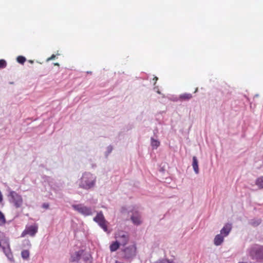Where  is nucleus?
Returning a JSON list of instances; mask_svg holds the SVG:
<instances>
[{
    "instance_id": "nucleus-1",
    "label": "nucleus",
    "mask_w": 263,
    "mask_h": 263,
    "mask_svg": "<svg viewBox=\"0 0 263 263\" xmlns=\"http://www.w3.org/2000/svg\"><path fill=\"white\" fill-rule=\"evenodd\" d=\"M96 178L90 173H84L80 180L79 186L80 187L89 190L94 187Z\"/></svg>"
},
{
    "instance_id": "nucleus-2",
    "label": "nucleus",
    "mask_w": 263,
    "mask_h": 263,
    "mask_svg": "<svg viewBox=\"0 0 263 263\" xmlns=\"http://www.w3.org/2000/svg\"><path fill=\"white\" fill-rule=\"evenodd\" d=\"M249 254L253 260L262 261L263 260V247L255 245L248 250Z\"/></svg>"
},
{
    "instance_id": "nucleus-3",
    "label": "nucleus",
    "mask_w": 263,
    "mask_h": 263,
    "mask_svg": "<svg viewBox=\"0 0 263 263\" xmlns=\"http://www.w3.org/2000/svg\"><path fill=\"white\" fill-rule=\"evenodd\" d=\"M93 220L96 222L103 230L107 233H109L110 231L108 230L107 221L105 220V217L102 212L97 214L96 217L93 218Z\"/></svg>"
},
{
    "instance_id": "nucleus-4",
    "label": "nucleus",
    "mask_w": 263,
    "mask_h": 263,
    "mask_svg": "<svg viewBox=\"0 0 263 263\" xmlns=\"http://www.w3.org/2000/svg\"><path fill=\"white\" fill-rule=\"evenodd\" d=\"M10 202H12L16 208H21L23 203V199L21 195L15 191H11L9 193Z\"/></svg>"
},
{
    "instance_id": "nucleus-5",
    "label": "nucleus",
    "mask_w": 263,
    "mask_h": 263,
    "mask_svg": "<svg viewBox=\"0 0 263 263\" xmlns=\"http://www.w3.org/2000/svg\"><path fill=\"white\" fill-rule=\"evenodd\" d=\"M115 238L121 246H125L129 241V235L126 232L120 231L115 234Z\"/></svg>"
},
{
    "instance_id": "nucleus-6",
    "label": "nucleus",
    "mask_w": 263,
    "mask_h": 263,
    "mask_svg": "<svg viewBox=\"0 0 263 263\" xmlns=\"http://www.w3.org/2000/svg\"><path fill=\"white\" fill-rule=\"evenodd\" d=\"M124 253V257L129 259L135 256L137 252V247L135 244L130 245L122 250Z\"/></svg>"
},
{
    "instance_id": "nucleus-7",
    "label": "nucleus",
    "mask_w": 263,
    "mask_h": 263,
    "mask_svg": "<svg viewBox=\"0 0 263 263\" xmlns=\"http://www.w3.org/2000/svg\"><path fill=\"white\" fill-rule=\"evenodd\" d=\"M72 207L74 210L84 216H89L92 214V211L90 208L81 204H73Z\"/></svg>"
},
{
    "instance_id": "nucleus-8",
    "label": "nucleus",
    "mask_w": 263,
    "mask_h": 263,
    "mask_svg": "<svg viewBox=\"0 0 263 263\" xmlns=\"http://www.w3.org/2000/svg\"><path fill=\"white\" fill-rule=\"evenodd\" d=\"M38 227L36 225L30 226L27 228L22 233V236L24 237L26 235H29L33 236L37 233Z\"/></svg>"
},
{
    "instance_id": "nucleus-9",
    "label": "nucleus",
    "mask_w": 263,
    "mask_h": 263,
    "mask_svg": "<svg viewBox=\"0 0 263 263\" xmlns=\"http://www.w3.org/2000/svg\"><path fill=\"white\" fill-rule=\"evenodd\" d=\"M82 253V252L80 251L76 252L73 254L71 255L69 259L70 261L71 262L78 261L80 259Z\"/></svg>"
},
{
    "instance_id": "nucleus-10",
    "label": "nucleus",
    "mask_w": 263,
    "mask_h": 263,
    "mask_svg": "<svg viewBox=\"0 0 263 263\" xmlns=\"http://www.w3.org/2000/svg\"><path fill=\"white\" fill-rule=\"evenodd\" d=\"M231 229L232 227L230 224H226L220 231L221 234L223 235V236H227L230 232Z\"/></svg>"
},
{
    "instance_id": "nucleus-11",
    "label": "nucleus",
    "mask_w": 263,
    "mask_h": 263,
    "mask_svg": "<svg viewBox=\"0 0 263 263\" xmlns=\"http://www.w3.org/2000/svg\"><path fill=\"white\" fill-rule=\"evenodd\" d=\"M192 166L195 173L196 174H198L199 173L198 162L196 157L195 156H194L193 157Z\"/></svg>"
},
{
    "instance_id": "nucleus-12",
    "label": "nucleus",
    "mask_w": 263,
    "mask_h": 263,
    "mask_svg": "<svg viewBox=\"0 0 263 263\" xmlns=\"http://www.w3.org/2000/svg\"><path fill=\"white\" fill-rule=\"evenodd\" d=\"M120 245H121L120 244V242H119V241L117 240L113 242L109 247L110 251L115 252L117 251L119 248Z\"/></svg>"
},
{
    "instance_id": "nucleus-13",
    "label": "nucleus",
    "mask_w": 263,
    "mask_h": 263,
    "mask_svg": "<svg viewBox=\"0 0 263 263\" xmlns=\"http://www.w3.org/2000/svg\"><path fill=\"white\" fill-rule=\"evenodd\" d=\"M223 241V236L220 234L217 235L214 238V244L216 246L220 245Z\"/></svg>"
},
{
    "instance_id": "nucleus-14",
    "label": "nucleus",
    "mask_w": 263,
    "mask_h": 263,
    "mask_svg": "<svg viewBox=\"0 0 263 263\" xmlns=\"http://www.w3.org/2000/svg\"><path fill=\"white\" fill-rule=\"evenodd\" d=\"M255 184L259 189H263V176L258 177L255 181Z\"/></svg>"
},
{
    "instance_id": "nucleus-15",
    "label": "nucleus",
    "mask_w": 263,
    "mask_h": 263,
    "mask_svg": "<svg viewBox=\"0 0 263 263\" xmlns=\"http://www.w3.org/2000/svg\"><path fill=\"white\" fill-rule=\"evenodd\" d=\"M131 219L135 224L139 225L141 223L140 217L139 215L132 216Z\"/></svg>"
},
{
    "instance_id": "nucleus-16",
    "label": "nucleus",
    "mask_w": 263,
    "mask_h": 263,
    "mask_svg": "<svg viewBox=\"0 0 263 263\" xmlns=\"http://www.w3.org/2000/svg\"><path fill=\"white\" fill-rule=\"evenodd\" d=\"M180 99L182 100H189L192 98V95L191 93H183L180 96Z\"/></svg>"
},
{
    "instance_id": "nucleus-17",
    "label": "nucleus",
    "mask_w": 263,
    "mask_h": 263,
    "mask_svg": "<svg viewBox=\"0 0 263 263\" xmlns=\"http://www.w3.org/2000/svg\"><path fill=\"white\" fill-rule=\"evenodd\" d=\"M151 145L154 148H157L160 145V142L154 138H151Z\"/></svg>"
},
{
    "instance_id": "nucleus-18",
    "label": "nucleus",
    "mask_w": 263,
    "mask_h": 263,
    "mask_svg": "<svg viewBox=\"0 0 263 263\" xmlns=\"http://www.w3.org/2000/svg\"><path fill=\"white\" fill-rule=\"evenodd\" d=\"M21 255H22V257L24 258V259H28L29 257V252L28 250H24L23 251H22L21 252Z\"/></svg>"
},
{
    "instance_id": "nucleus-19",
    "label": "nucleus",
    "mask_w": 263,
    "mask_h": 263,
    "mask_svg": "<svg viewBox=\"0 0 263 263\" xmlns=\"http://www.w3.org/2000/svg\"><path fill=\"white\" fill-rule=\"evenodd\" d=\"M6 220L3 213L0 211V226L5 224Z\"/></svg>"
},
{
    "instance_id": "nucleus-20",
    "label": "nucleus",
    "mask_w": 263,
    "mask_h": 263,
    "mask_svg": "<svg viewBox=\"0 0 263 263\" xmlns=\"http://www.w3.org/2000/svg\"><path fill=\"white\" fill-rule=\"evenodd\" d=\"M6 255L7 256L8 259L10 260H13V256L12 253L10 252V250L5 251Z\"/></svg>"
},
{
    "instance_id": "nucleus-21",
    "label": "nucleus",
    "mask_w": 263,
    "mask_h": 263,
    "mask_svg": "<svg viewBox=\"0 0 263 263\" xmlns=\"http://www.w3.org/2000/svg\"><path fill=\"white\" fill-rule=\"evenodd\" d=\"M26 58L23 56L20 55L17 58V62L22 64H23L26 61Z\"/></svg>"
},
{
    "instance_id": "nucleus-22",
    "label": "nucleus",
    "mask_w": 263,
    "mask_h": 263,
    "mask_svg": "<svg viewBox=\"0 0 263 263\" xmlns=\"http://www.w3.org/2000/svg\"><path fill=\"white\" fill-rule=\"evenodd\" d=\"M261 223V220L260 219H257L255 220H253L251 221V224L254 227H256L258 226Z\"/></svg>"
},
{
    "instance_id": "nucleus-23",
    "label": "nucleus",
    "mask_w": 263,
    "mask_h": 263,
    "mask_svg": "<svg viewBox=\"0 0 263 263\" xmlns=\"http://www.w3.org/2000/svg\"><path fill=\"white\" fill-rule=\"evenodd\" d=\"M6 66V62L4 60H0V69L4 68Z\"/></svg>"
},
{
    "instance_id": "nucleus-24",
    "label": "nucleus",
    "mask_w": 263,
    "mask_h": 263,
    "mask_svg": "<svg viewBox=\"0 0 263 263\" xmlns=\"http://www.w3.org/2000/svg\"><path fill=\"white\" fill-rule=\"evenodd\" d=\"M43 208H45V209H48L49 208V205L48 203H44L43 205H42Z\"/></svg>"
},
{
    "instance_id": "nucleus-25",
    "label": "nucleus",
    "mask_w": 263,
    "mask_h": 263,
    "mask_svg": "<svg viewBox=\"0 0 263 263\" xmlns=\"http://www.w3.org/2000/svg\"><path fill=\"white\" fill-rule=\"evenodd\" d=\"M55 58V55L54 54H52L50 58H49L47 59V61H48L53 60V59H54Z\"/></svg>"
},
{
    "instance_id": "nucleus-26",
    "label": "nucleus",
    "mask_w": 263,
    "mask_h": 263,
    "mask_svg": "<svg viewBox=\"0 0 263 263\" xmlns=\"http://www.w3.org/2000/svg\"><path fill=\"white\" fill-rule=\"evenodd\" d=\"M163 262H166V263H175L173 261L170 260L168 259H166L165 260H163Z\"/></svg>"
},
{
    "instance_id": "nucleus-27",
    "label": "nucleus",
    "mask_w": 263,
    "mask_h": 263,
    "mask_svg": "<svg viewBox=\"0 0 263 263\" xmlns=\"http://www.w3.org/2000/svg\"><path fill=\"white\" fill-rule=\"evenodd\" d=\"M3 201V195L1 193V192H0V202H2Z\"/></svg>"
},
{
    "instance_id": "nucleus-28",
    "label": "nucleus",
    "mask_w": 263,
    "mask_h": 263,
    "mask_svg": "<svg viewBox=\"0 0 263 263\" xmlns=\"http://www.w3.org/2000/svg\"><path fill=\"white\" fill-rule=\"evenodd\" d=\"M154 80H155V81H156L158 80V78L156 77H155L154 78Z\"/></svg>"
},
{
    "instance_id": "nucleus-29",
    "label": "nucleus",
    "mask_w": 263,
    "mask_h": 263,
    "mask_svg": "<svg viewBox=\"0 0 263 263\" xmlns=\"http://www.w3.org/2000/svg\"><path fill=\"white\" fill-rule=\"evenodd\" d=\"M156 263H166V262H163V260L162 261H161L159 262H156Z\"/></svg>"
},
{
    "instance_id": "nucleus-30",
    "label": "nucleus",
    "mask_w": 263,
    "mask_h": 263,
    "mask_svg": "<svg viewBox=\"0 0 263 263\" xmlns=\"http://www.w3.org/2000/svg\"><path fill=\"white\" fill-rule=\"evenodd\" d=\"M54 65L59 66V63H54Z\"/></svg>"
},
{
    "instance_id": "nucleus-31",
    "label": "nucleus",
    "mask_w": 263,
    "mask_h": 263,
    "mask_svg": "<svg viewBox=\"0 0 263 263\" xmlns=\"http://www.w3.org/2000/svg\"><path fill=\"white\" fill-rule=\"evenodd\" d=\"M238 263H247L246 262H239Z\"/></svg>"
},
{
    "instance_id": "nucleus-32",
    "label": "nucleus",
    "mask_w": 263,
    "mask_h": 263,
    "mask_svg": "<svg viewBox=\"0 0 263 263\" xmlns=\"http://www.w3.org/2000/svg\"><path fill=\"white\" fill-rule=\"evenodd\" d=\"M198 90V88H196V90L195 91V92H197Z\"/></svg>"
}]
</instances>
